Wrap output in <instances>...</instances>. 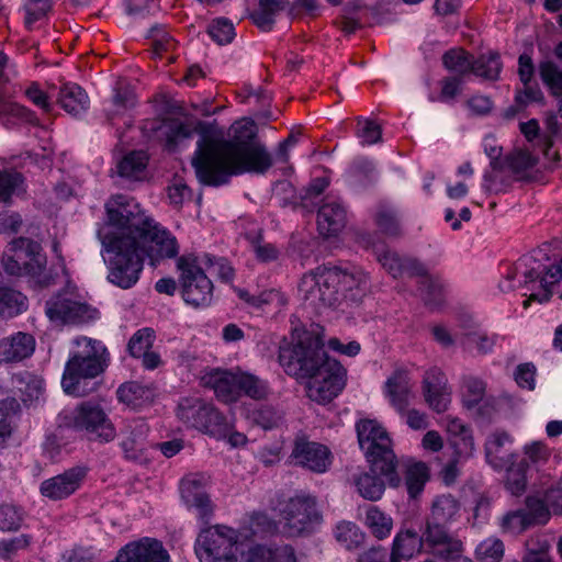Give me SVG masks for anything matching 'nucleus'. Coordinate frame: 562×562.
<instances>
[{
  "mask_svg": "<svg viewBox=\"0 0 562 562\" xmlns=\"http://www.w3.org/2000/svg\"><path fill=\"white\" fill-rule=\"evenodd\" d=\"M562 279V258L554 266H546L533 255L522 256L513 267H510L505 276V280L499 283L503 292L513 291L521 285H528L540 282L543 290L542 294L532 293L524 301L522 305L527 308L530 301L540 303L548 302L552 296L551 286Z\"/></svg>",
  "mask_w": 562,
  "mask_h": 562,
  "instance_id": "obj_6",
  "label": "nucleus"
},
{
  "mask_svg": "<svg viewBox=\"0 0 562 562\" xmlns=\"http://www.w3.org/2000/svg\"><path fill=\"white\" fill-rule=\"evenodd\" d=\"M290 459L294 465L319 474L328 471L333 456L325 445L299 437L294 440Z\"/></svg>",
  "mask_w": 562,
  "mask_h": 562,
  "instance_id": "obj_18",
  "label": "nucleus"
},
{
  "mask_svg": "<svg viewBox=\"0 0 562 562\" xmlns=\"http://www.w3.org/2000/svg\"><path fill=\"white\" fill-rule=\"evenodd\" d=\"M34 349L33 336L19 331L0 340V362L21 361L30 357Z\"/></svg>",
  "mask_w": 562,
  "mask_h": 562,
  "instance_id": "obj_27",
  "label": "nucleus"
},
{
  "mask_svg": "<svg viewBox=\"0 0 562 562\" xmlns=\"http://www.w3.org/2000/svg\"><path fill=\"white\" fill-rule=\"evenodd\" d=\"M57 101L72 116L81 115L89 108V97L77 83L63 85L59 89Z\"/></svg>",
  "mask_w": 562,
  "mask_h": 562,
  "instance_id": "obj_30",
  "label": "nucleus"
},
{
  "mask_svg": "<svg viewBox=\"0 0 562 562\" xmlns=\"http://www.w3.org/2000/svg\"><path fill=\"white\" fill-rule=\"evenodd\" d=\"M330 358L322 339L313 333H304L293 345L280 347L279 362L284 371L296 379L307 380L327 368Z\"/></svg>",
  "mask_w": 562,
  "mask_h": 562,
  "instance_id": "obj_7",
  "label": "nucleus"
},
{
  "mask_svg": "<svg viewBox=\"0 0 562 562\" xmlns=\"http://www.w3.org/2000/svg\"><path fill=\"white\" fill-rule=\"evenodd\" d=\"M86 467H72L50 479L44 480L40 485V492L50 501H61L72 495L87 476Z\"/></svg>",
  "mask_w": 562,
  "mask_h": 562,
  "instance_id": "obj_19",
  "label": "nucleus"
},
{
  "mask_svg": "<svg viewBox=\"0 0 562 562\" xmlns=\"http://www.w3.org/2000/svg\"><path fill=\"white\" fill-rule=\"evenodd\" d=\"M32 541L29 535H20L11 539L0 540V559L11 560L19 551L26 550Z\"/></svg>",
  "mask_w": 562,
  "mask_h": 562,
  "instance_id": "obj_64",
  "label": "nucleus"
},
{
  "mask_svg": "<svg viewBox=\"0 0 562 562\" xmlns=\"http://www.w3.org/2000/svg\"><path fill=\"white\" fill-rule=\"evenodd\" d=\"M358 441L374 473L383 475L391 487L401 484L397 472L398 460L392 449L386 430L375 420L363 419L356 425Z\"/></svg>",
  "mask_w": 562,
  "mask_h": 562,
  "instance_id": "obj_5",
  "label": "nucleus"
},
{
  "mask_svg": "<svg viewBox=\"0 0 562 562\" xmlns=\"http://www.w3.org/2000/svg\"><path fill=\"white\" fill-rule=\"evenodd\" d=\"M181 496L189 507L196 509L199 517L207 521L213 513V506L203 487L202 479L190 476L181 481Z\"/></svg>",
  "mask_w": 562,
  "mask_h": 562,
  "instance_id": "obj_26",
  "label": "nucleus"
},
{
  "mask_svg": "<svg viewBox=\"0 0 562 562\" xmlns=\"http://www.w3.org/2000/svg\"><path fill=\"white\" fill-rule=\"evenodd\" d=\"M503 64L496 52L482 54L473 60V75L484 80L496 81L499 78Z\"/></svg>",
  "mask_w": 562,
  "mask_h": 562,
  "instance_id": "obj_42",
  "label": "nucleus"
},
{
  "mask_svg": "<svg viewBox=\"0 0 562 562\" xmlns=\"http://www.w3.org/2000/svg\"><path fill=\"white\" fill-rule=\"evenodd\" d=\"M347 371L338 361H330L326 369L307 379L306 394L318 404L331 402L346 385Z\"/></svg>",
  "mask_w": 562,
  "mask_h": 562,
  "instance_id": "obj_17",
  "label": "nucleus"
},
{
  "mask_svg": "<svg viewBox=\"0 0 562 562\" xmlns=\"http://www.w3.org/2000/svg\"><path fill=\"white\" fill-rule=\"evenodd\" d=\"M66 419L67 426L85 431L91 440L109 442L115 438V428L98 402H81L66 416Z\"/></svg>",
  "mask_w": 562,
  "mask_h": 562,
  "instance_id": "obj_14",
  "label": "nucleus"
},
{
  "mask_svg": "<svg viewBox=\"0 0 562 562\" xmlns=\"http://www.w3.org/2000/svg\"><path fill=\"white\" fill-rule=\"evenodd\" d=\"M504 535L519 536L531 528L529 520L520 508L506 512L498 520Z\"/></svg>",
  "mask_w": 562,
  "mask_h": 562,
  "instance_id": "obj_54",
  "label": "nucleus"
},
{
  "mask_svg": "<svg viewBox=\"0 0 562 562\" xmlns=\"http://www.w3.org/2000/svg\"><path fill=\"white\" fill-rule=\"evenodd\" d=\"M238 398L241 395L256 401L266 400L271 394L268 381L249 372H239Z\"/></svg>",
  "mask_w": 562,
  "mask_h": 562,
  "instance_id": "obj_38",
  "label": "nucleus"
},
{
  "mask_svg": "<svg viewBox=\"0 0 562 562\" xmlns=\"http://www.w3.org/2000/svg\"><path fill=\"white\" fill-rule=\"evenodd\" d=\"M280 521L289 537H304L315 532L323 524V514L315 496L299 492L280 504Z\"/></svg>",
  "mask_w": 562,
  "mask_h": 562,
  "instance_id": "obj_9",
  "label": "nucleus"
},
{
  "mask_svg": "<svg viewBox=\"0 0 562 562\" xmlns=\"http://www.w3.org/2000/svg\"><path fill=\"white\" fill-rule=\"evenodd\" d=\"M527 553L522 562H551L548 557L550 544L541 537H530L526 541Z\"/></svg>",
  "mask_w": 562,
  "mask_h": 562,
  "instance_id": "obj_61",
  "label": "nucleus"
},
{
  "mask_svg": "<svg viewBox=\"0 0 562 562\" xmlns=\"http://www.w3.org/2000/svg\"><path fill=\"white\" fill-rule=\"evenodd\" d=\"M423 546V538L412 529L400 531L394 540L392 547L391 558L411 559L416 552H419Z\"/></svg>",
  "mask_w": 562,
  "mask_h": 562,
  "instance_id": "obj_36",
  "label": "nucleus"
},
{
  "mask_svg": "<svg viewBox=\"0 0 562 562\" xmlns=\"http://www.w3.org/2000/svg\"><path fill=\"white\" fill-rule=\"evenodd\" d=\"M97 236L102 245V254L106 255L108 281L123 290L133 288L144 268L135 238L132 235L110 236L104 229H98Z\"/></svg>",
  "mask_w": 562,
  "mask_h": 562,
  "instance_id": "obj_4",
  "label": "nucleus"
},
{
  "mask_svg": "<svg viewBox=\"0 0 562 562\" xmlns=\"http://www.w3.org/2000/svg\"><path fill=\"white\" fill-rule=\"evenodd\" d=\"M180 292L183 301L195 308L210 306L214 297V285L199 265L198 258L183 255L177 259Z\"/></svg>",
  "mask_w": 562,
  "mask_h": 562,
  "instance_id": "obj_10",
  "label": "nucleus"
},
{
  "mask_svg": "<svg viewBox=\"0 0 562 562\" xmlns=\"http://www.w3.org/2000/svg\"><path fill=\"white\" fill-rule=\"evenodd\" d=\"M147 156L144 151H132L124 156L117 165L119 175L125 178H138L145 170Z\"/></svg>",
  "mask_w": 562,
  "mask_h": 562,
  "instance_id": "obj_56",
  "label": "nucleus"
},
{
  "mask_svg": "<svg viewBox=\"0 0 562 562\" xmlns=\"http://www.w3.org/2000/svg\"><path fill=\"white\" fill-rule=\"evenodd\" d=\"M386 395L392 405L400 412L407 408L409 404L411 383L405 371H395L385 382Z\"/></svg>",
  "mask_w": 562,
  "mask_h": 562,
  "instance_id": "obj_31",
  "label": "nucleus"
},
{
  "mask_svg": "<svg viewBox=\"0 0 562 562\" xmlns=\"http://www.w3.org/2000/svg\"><path fill=\"white\" fill-rule=\"evenodd\" d=\"M475 553L482 562H501L504 557V543L498 538H487L480 542Z\"/></svg>",
  "mask_w": 562,
  "mask_h": 562,
  "instance_id": "obj_59",
  "label": "nucleus"
},
{
  "mask_svg": "<svg viewBox=\"0 0 562 562\" xmlns=\"http://www.w3.org/2000/svg\"><path fill=\"white\" fill-rule=\"evenodd\" d=\"M473 55L462 48H452L442 55L445 68L459 78L473 72Z\"/></svg>",
  "mask_w": 562,
  "mask_h": 562,
  "instance_id": "obj_41",
  "label": "nucleus"
},
{
  "mask_svg": "<svg viewBox=\"0 0 562 562\" xmlns=\"http://www.w3.org/2000/svg\"><path fill=\"white\" fill-rule=\"evenodd\" d=\"M169 554L156 539L143 538L124 546L112 562H168Z\"/></svg>",
  "mask_w": 562,
  "mask_h": 562,
  "instance_id": "obj_20",
  "label": "nucleus"
},
{
  "mask_svg": "<svg viewBox=\"0 0 562 562\" xmlns=\"http://www.w3.org/2000/svg\"><path fill=\"white\" fill-rule=\"evenodd\" d=\"M364 525L376 539L383 540L391 535L393 519L378 506L370 505L366 509Z\"/></svg>",
  "mask_w": 562,
  "mask_h": 562,
  "instance_id": "obj_39",
  "label": "nucleus"
},
{
  "mask_svg": "<svg viewBox=\"0 0 562 562\" xmlns=\"http://www.w3.org/2000/svg\"><path fill=\"white\" fill-rule=\"evenodd\" d=\"M177 417L188 427L215 438H225L229 432L226 417L212 404L199 397L181 398L177 407Z\"/></svg>",
  "mask_w": 562,
  "mask_h": 562,
  "instance_id": "obj_11",
  "label": "nucleus"
},
{
  "mask_svg": "<svg viewBox=\"0 0 562 562\" xmlns=\"http://www.w3.org/2000/svg\"><path fill=\"white\" fill-rule=\"evenodd\" d=\"M251 419L262 429L271 430L283 424L284 414L280 408L265 404L251 411Z\"/></svg>",
  "mask_w": 562,
  "mask_h": 562,
  "instance_id": "obj_52",
  "label": "nucleus"
},
{
  "mask_svg": "<svg viewBox=\"0 0 562 562\" xmlns=\"http://www.w3.org/2000/svg\"><path fill=\"white\" fill-rule=\"evenodd\" d=\"M459 510L460 504L452 495H440L432 503L429 519L447 524L456 519Z\"/></svg>",
  "mask_w": 562,
  "mask_h": 562,
  "instance_id": "obj_51",
  "label": "nucleus"
},
{
  "mask_svg": "<svg viewBox=\"0 0 562 562\" xmlns=\"http://www.w3.org/2000/svg\"><path fill=\"white\" fill-rule=\"evenodd\" d=\"M237 542L238 535L233 528L217 525L199 533L194 550L200 562H236Z\"/></svg>",
  "mask_w": 562,
  "mask_h": 562,
  "instance_id": "obj_13",
  "label": "nucleus"
},
{
  "mask_svg": "<svg viewBox=\"0 0 562 562\" xmlns=\"http://www.w3.org/2000/svg\"><path fill=\"white\" fill-rule=\"evenodd\" d=\"M47 259L40 243L26 237L13 239L2 257L4 271L10 276H29L41 288L55 284V274L46 270Z\"/></svg>",
  "mask_w": 562,
  "mask_h": 562,
  "instance_id": "obj_8",
  "label": "nucleus"
},
{
  "mask_svg": "<svg viewBox=\"0 0 562 562\" xmlns=\"http://www.w3.org/2000/svg\"><path fill=\"white\" fill-rule=\"evenodd\" d=\"M27 308V299L20 291L0 288V316L13 317Z\"/></svg>",
  "mask_w": 562,
  "mask_h": 562,
  "instance_id": "obj_47",
  "label": "nucleus"
},
{
  "mask_svg": "<svg viewBox=\"0 0 562 562\" xmlns=\"http://www.w3.org/2000/svg\"><path fill=\"white\" fill-rule=\"evenodd\" d=\"M116 395L120 402L136 406L150 401L154 397V390L150 386L132 381L120 385Z\"/></svg>",
  "mask_w": 562,
  "mask_h": 562,
  "instance_id": "obj_46",
  "label": "nucleus"
},
{
  "mask_svg": "<svg viewBox=\"0 0 562 562\" xmlns=\"http://www.w3.org/2000/svg\"><path fill=\"white\" fill-rule=\"evenodd\" d=\"M132 236L137 241L143 260L147 257L151 265L166 258H175L179 252L176 237L153 218L145 222V225Z\"/></svg>",
  "mask_w": 562,
  "mask_h": 562,
  "instance_id": "obj_16",
  "label": "nucleus"
},
{
  "mask_svg": "<svg viewBox=\"0 0 562 562\" xmlns=\"http://www.w3.org/2000/svg\"><path fill=\"white\" fill-rule=\"evenodd\" d=\"M460 342L464 348H475L480 353L490 352L495 345L494 338L483 331L465 333L462 335Z\"/></svg>",
  "mask_w": 562,
  "mask_h": 562,
  "instance_id": "obj_62",
  "label": "nucleus"
},
{
  "mask_svg": "<svg viewBox=\"0 0 562 562\" xmlns=\"http://www.w3.org/2000/svg\"><path fill=\"white\" fill-rule=\"evenodd\" d=\"M105 211L108 221L100 229L110 236L135 235L150 220L134 199L123 194L112 196L105 203Z\"/></svg>",
  "mask_w": 562,
  "mask_h": 562,
  "instance_id": "obj_12",
  "label": "nucleus"
},
{
  "mask_svg": "<svg viewBox=\"0 0 562 562\" xmlns=\"http://www.w3.org/2000/svg\"><path fill=\"white\" fill-rule=\"evenodd\" d=\"M512 436L504 430H496L488 436L485 442V457L493 469L502 471L517 458L512 450Z\"/></svg>",
  "mask_w": 562,
  "mask_h": 562,
  "instance_id": "obj_25",
  "label": "nucleus"
},
{
  "mask_svg": "<svg viewBox=\"0 0 562 562\" xmlns=\"http://www.w3.org/2000/svg\"><path fill=\"white\" fill-rule=\"evenodd\" d=\"M505 487L513 496H520L525 493L527 487V470L528 463L526 461L516 462V458L512 463L505 468Z\"/></svg>",
  "mask_w": 562,
  "mask_h": 562,
  "instance_id": "obj_45",
  "label": "nucleus"
},
{
  "mask_svg": "<svg viewBox=\"0 0 562 562\" xmlns=\"http://www.w3.org/2000/svg\"><path fill=\"white\" fill-rule=\"evenodd\" d=\"M12 383L24 403L37 401L43 394V380L27 371L14 374Z\"/></svg>",
  "mask_w": 562,
  "mask_h": 562,
  "instance_id": "obj_37",
  "label": "nucleus"
},
{
  "mask_svg": "<svg viewBox=\"0 0 562 562\" xmlns=\"http://www.w3.org/2000/svg\"><path fill=\"white\" fill-rule=\"evenodd\" d=\"M205 384L211 386L218 400L225 403L238 400L239 372L215 371L204 378Z\"/></svg>",
  "mask_w": 562,
  "mask_h": 562,
  "instance_id": "obj_29",
  "label": "nucleus"
},
{
  "mask_svg": "<svg viewBox=\"0 0 562 562\" xmlns=\"http://www.w3.org/2000/svg\"><path fill=\"white\" fill-rule=\"evenodd\" d=\"M419 293L427 307L430 310L439 308L443 304V286L439 278L428 276H419Z\"/></svg>",
  "mask_w": 562,
  "mask_h": 562,
  "instance_id": "obj_44",
  "label": "nucleus"
},
{
  "mask_svg": "<svg viewBox=\"0 0 562 562\" xmlns=\"http://www.w3.org/2000/svg\"><path fill=\"white\" fill-rule=\"evenodd\" d=\"M447 430L454 437L453 446L459 450V453L471 454L474 450V440L470 428L458 417L447 416Z\"/></svg>",
  "mask_w": 562,
  "mask_h": 562,
  "instance_id": "obj_40",
  "label": "nucleus"
},
{
  "mask_svg": "<svg viewBox=\"0 0 562 562\" xmlns=\"http://www.w3.org/2000/svg\"><path fill=\"white\" fill-rule=\"evenodd\" d=\"M347 212L342 203L327 196L317 212V226L325 237L337 236L346 226Z\"/></svg>",
  "mask_w": 562,
  "mask_h": 562,
  "instance_id": "obj_24",
  "label": "nucleus"
},
{
  "mask_svg": "<svg viewBox=\"0 0 562 562\" xmlns=\"http://www.w3.org/2000/svg\"><path fill=\"white\" fill-rule=\"evenodd\" d=\"M165 138L166 148L175 151L178 145L192 136L193 131L179 120H169L153 126Z\"/></svg>",
  "mask_w": 562,
  "mask_h": 562,
  "instance_id": "obj_35",
  "label": "nucleus"
},
{
  "mask_svg": "<svg viewBox=\"0 0 562 562\" xmlns=\"http://www.w3.org/2000/svg\"><path fill=\"white\" fill-rule=\"evenodd\" d=\"M246 562H296L294 549L290 546L268 548L256 546L247 552Z\"/></svg>",
  "mask_w": 562,
  "mask_h": 562,
  "instance_id": "obj_33",
  "label": "nucleus"
},
{
  "mask_svg": "<svg viewBox=\"0 0 562 562\" xmlns=\"http://www.w3.org/2000/svg\"><path fill=\"white\" fill-rule=\"evenodd\" d=\"M288 4L289 0H259V8L250 14V19L258 29L270 32L276 22V15Z\"/></svg>",
  "mask_w": 562,
  "mask_h": 562,
  "instance_id": "obj_34",
  "label": "nucleus"
},
{
  "mask_svg": "<svg viewBox=\"0 0 562 562\" xmlns=\"http://www.w3.org/2000/svg\"><path fill=\"white\" fill-rule=\"evenodd\" d=\"M369 290V277L360 269L317 267L305 273L299 284L302 299L312 307H334L342 302L358 305Z\"/></svg>",
  "mask_w": 562,
  "mask_h": 562,
  "instance_id": "obj_2",
  "label": "nucleus"
},
{
  "mask_svg": "<svg viewBox=\"0 0 562 562\" xmlns=\"http://www.w3.org/2000/svg\"><path fill=\"white\" fill-rule=\"evenodd\" d=\"M382 267L394 278L404 273L414 276H424L426 267L417 259L411 257H401L398 254L385 250L378 256Z\"/></svg>",
  "mask_w": 562,
  "mask_h": 562,
  "instance_id": "obj_28",
  "label": "nucleus"
},
{
  "mask_svg": "<svg viewBox=\"0 0 562 562\" xmlns=\"http://www.w3.org/2000/svg\"><path fill=\"white\" fill-rule=\"evenodd\" d=\"M148 426L144 419L126 420L122 430L120 443L126 460L142 463L146 460V438Z\"/></svg>",
  "mask_w": 562,
  "mask_h": 562,
  "instance_id": "obj_23",
  "label": "nucleus"
},
{
  "mask_svg": "<svg viewBox=\"0 0 562 562\" xmlns=\"http://www.w3.org/2000/svg\"><path fill=\"white\" fill-rule=\"evenodd\" d=\"M485 383L474 376L463 380V403L468 408L475 407L484 397Z\"/></svg>",
  "mask_w": 562,
  "mask_h": 562,
  "instance_id": "obj_60",
  "label": "nucleus"
},
{
  "mask_svg": "<svg viewBox=\"0 0 562 562\" xmlns=\"http://www.w3.org/2000/svg\"><path fill=\"white\" fill-rule=\"evenodd\" d=\"M45 314L49 321L63 325H83L99 317L97 308L67 291H59L46 301Z\"/></svg>",
  "mask_w": 562,
  "mask_h": 562,
  "instance_id": "obj_15",
  "label": "nucleus"
},
{
  "mask_svg": "<svg viewBox=\"0 0 562 562\" xmlns=\"http://www.w3.org/2000/svg\"><path fill=\"white\" fill-rule=\"evenodd\" d=\"M422 538L441 559L463 551L462 542L446 529L445 522L428 519Z\"/></svg>",
  "mask_w": 562,
  "mask_h": 562,
  "instance_id": "obj_22",
  "label": "nucleus"
},
{
  "mask_svg": "<svg viewBox=\"0 0 562 562\" xmlns=\"http://www.w3.org/2000/svg\"><path fill=\"white\" fill-rule=\"evenodd\" d=\"M207 33L218 45L229 44L236 36L234 24L227 18H216L207 26Z\"/></svg>",
  "mask_w": 562,
  "mask_h": 562,
  "instance_id": "obj_58",
  "label": "nucleus"
},
{
  "mask_svg": "<svg viewBox=\"0 0 562 562\" xmlns=\"http://www.w3.org/2000/svg\"><path fill=\"white\" fill-rule=\"evenodd\" d=\"M428 479V468L424 462H415L408 465L405 475L408 495L412 498L417 497L423 492Z\"/></svg>",
  "mask_w": 562,
  "mask_h": 562,
  "instance_id": "obj_55",
  "label": "nucleus"
},
{
  "mask_svg": "<svg viewBox=\"0 0 562 562\" xmlns=\"http://www.w3.org/2000/svg\"><path fill=\"white\" fill-rule=\"evenodd\" d=\"M374 221L379 229L389 236L401 234L400 213L387 202H380L376 205Z\"/></svg>",
  "mask_w": 562,
  "mask_h": 562,
  "instance_id": "obj_43",
  "label": "nucleus"
},
{
  "mask_svg": "<svg viewBox=\"0 0 562 562\" xmlns=\"http://www.w3.org/2000/svg\"><path fill=\"white\" fill-rule=\"evenodd\" d=\"M531 527L546 525L550 519V509L546 498L536 495H529L525 498V506L520 508Z\"/></svg>",
  "mask_w": 562,
  "mask_h": 562,
  "instance_id": "obj_49",
  "label": "nucleus"
},
{
  "mask_svg": "<svg viewBox=\"0 0 562 562\" xmlns=\"http://www.w3.org/2000/svg\"><path fill=\"white\" fill-rule=\"evenodd\" d=\"M108 362L109 352L102 341L86 336L75 338L61 378L65 393L83 397L95 392L100 385L95 378L104 372Z\"/></svg>",
  "mask_w": 562,
  "mask_h": 562,
  "instance_id": "obj_3",
  "label": "nucleus"
},
{
  "mask_svg": "<svg viewBox=\"0 0 562 562\" xmlns=\"http://www.w3.org/2000/svg\"><path fill=\"white\" fill-rule=\"evenodd\" d=\"M231 139L203 136L192 157L198 180L204 186L226 184L232 176L246 172L265 173L273 164L271 154L257 139V127L251 119L232 125Z\"/></svg>",
  "mask_w": 562,
  "mask_h": 562,
  "instance_id": "obj_1",
  "label": "nucleus"
},
{
  "mask_svg": "<svg viewBox=\"0 0 562 562\" xmlns=\"http://www.w3.org/2000/svg\"><path fill=\"white\" fill-rule=\"evenodd\" d=\"M155 340V331L149 327L136 330L128 340L127 351L134 358H140L146 351L151 349Z\"/></svg>",
  "mask_w": 562,
  "mask_h": 562,
  "instance_id": "obj_57",
  "label": "nucleus"
},
{
  "mask_svg": "<svg viewBox=\"0 0 562 562\" xmlns=\"http://www.w3.org/2000/svg\"><path fill=\"white\" fill-rule=\"evenodd\" d=\"M52 9V0H26L24 3L25 26L31 30L33 24L43 19Z\"/></svg>",
  "mask_w": 562,
  "mask_h": 562,
  "instance_id": "obj_63",
  "label": "nucleus"
},
{
  "mask_svg": "<svg viewBox=\"0 0 562 562\" xmlns=\"http://www.w3.org/2000/svg\"><path fill=\"white\" fill-rule=\"evenodd\" d=\"M445 373L432 368L428 370L423 380V394L428 406L436 413H443L451 402V391L448 387Z\"/></svg>",
  "mask_w": 562,
  "mask_h": 562,
  "instance_id": "obj_21",
  "label": "nucleus"
},
{
  "mask_svg": "<svg viewBox=\"0 0 562 562\" xmlns=\"http://www.w3.org/2000/svg\"><path fill=\"white\" fill-rule=\"evenodd\" d=\"M358 493L364 499L376 502L385 491L386 479L380 473H374L371 469L370 472H363L353 479Z\"/></svg>",
  "mask_w": 562,
  "mask_h": 562,
  "instance_id": "obj_32",
  "label": "nucleus"
},
{
  "mask_svg": "<svg viewBox=\"0 0 562 562\" xmlns=\"http://www.w3.org/2000/svg\"><path fill=\"white\" fill-rule=\"evenodd\" d=\"M539 75L553 97H562V68L552 60L539 63Z\"/></svg>",
  "mask_w": 562,
  "mask_h": 562,
  "instance_id": "obj_53",
  "label": "nucleus"
},
{
  "mask_svg": "<svg viewBox=\"0 0 562 562\" xmlns=\"http://www.w3.org/2000/svg\"><path fill=\"white\" fill-rule=\"evenodd\" d=\"M26 512L23 507L12 504L3 503L0 505V530L2 532L19 531L26 519Z\"/></svg>",
  "mask_w": 562,
  "mask_h": 562,
  "instance_id": "obj_48",
  "label": "nucleus"
},
{
  "mask_svg": "<svg viewBox=\"0 0 562 562\" xmlns=\"http://www.w3.org/2000/svg\"><path fill=\"white\" fill-rule=\"evenodd\" d=\"M336 540L347 550L359 548L366 539L361 529L351 521H340L334 531Z\"/></svg>",
  "mask_w": 562,
  "mask_h": 562,
  "instance_id": "obj_50",
  "label": "nucleus"
}]
</instances>
